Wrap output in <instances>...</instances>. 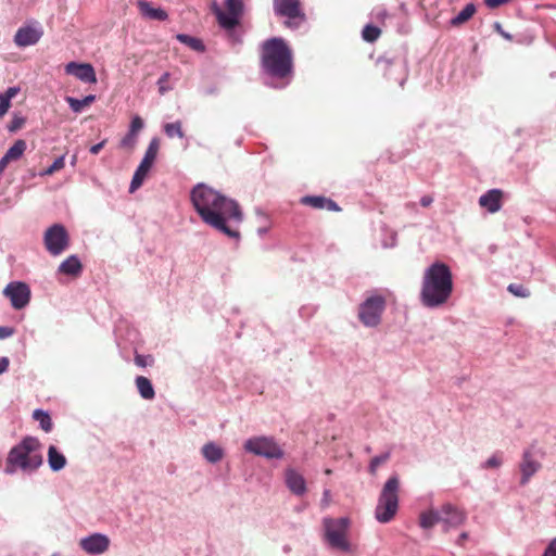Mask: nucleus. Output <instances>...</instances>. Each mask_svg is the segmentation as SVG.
I'll return each mask as SVG.
<instances>
[{
    "label": "nucleus",
    "instance_id": "f257e3e1",
    "mask_svg": "<svg viewBox=\"0 0 556 556\" xmlns=\"http://www.w3.org/2000/svg\"><path fill=\"white\" fill-rule=\"evenodd\" d=\"M261 67L267 86L282 89L291 83L293 56L282 38L273 37L262 43Z\"/></svg>",
    "mask_w": 556,
    "mask_h": 556
},
{
    "label": "nucleus",
    "instance_id": "f03ea898",
    "mask_svg": "<svg viewBox=\"0 0 556 556\" xmlns=\"http://www.w3.org/2000/svg\"><path fill=\"white\" fill-rule=\"evenodd\" d=\"M453 292V275L442 262H434L426 268L421 282L420 301L428 308L439 307L447 302Z\"/></svg>",
    "mask_w": 556,
    "mask_h": 556
},
{
    "label": "nucleus",
    "instance_id": "7ed1b4c3",
    "mask_svg": "<svg viewBox=\"0 0 556 556\" xmlns=\"http://www.w3.org/2000/svg\"><path fill=\"white\" fill-rule=\"evenodd\" d=\"M42 463L43 457L39 440L34 437H26L10 450L3 472L9 476L18 471L31 475Z\"/></svg>",
    "mask_w": 556,
    "mask_h": 556
},
{
    "label": "nucleus",
    "instance_id": "20e7f679",
    "mask_svg": "<svg viewBox=\"0 0 556 556\" xmlns=\"http://www.w3.org/2000/svg\"><path fill=\"white\" fill-rule=\"evenodd\" d=\"M224 195L225 194L202 182L194 186L190 192V200L195 212L203 223L210 227L222 226L217 215L212 214L211 211L216 208V205L223 200Z\"/></svg>",
    "mask_w": 556,
    "mask_h": 556
},
{
    "label": "nucleus",
    "instance_id": "39448f33",
    "mask_svg": "<svg viewBox=\"0 0 556 556\" xmlns=\"http://www.w3.org/2000/svg\"><path fill=\"white\" fill-rule=\"evenodd\" d=\"M211 212L217 215L222 224V226L212 228L232 240L239 241L241 237L239 227L244 218L239 203L235 199L224 195L223 200L216 205V208Z\"/></svg>",
    "mask_w": 556,
    "mask_h": 556
},
{
    "label": "nucleus",
    "instance_id": "423d86ee",
    "mask_svg": "<svg viewBox=\"0 0 556 556\" xmlns=\"http://www.w3.org/2000/svg\"><path fill=\"white\" fill-rule=\"evenodd\" d=\"M400 480L396 475L391 476L382 486L375 509V517L381 523L390 522L399 509Z\"/></svg>",
    "mask_w": 556,
    "mask_h": 556
},
{
    "label": "nucleus",
    "instance_id": "0eeeda50",
    "mask_svg": "<svg viewBox=\"0 0 556 556\" xmlns=\"http://www.w3.org/2000/svg\"><path fill=\"white\" fill-rule=\"evenodd\" d=\"M387 301L381 294L367 296L358 306V319L367 328H375L381 323Z\"/></svg>",
    "mask_w": 556,
    "mask_h": 556
},
{
    "label": "nucleus",
    "instance_id": "6e6552de",
    "mask_svg": "<svg viewBox=\"0 0 556 556\" xmlns=\"http://www.w3.org/2000/svg\"><path fill=\"white\" fill-rule=\"evenodd\" d=\"M225 5L226 11L222 10L219 5L214 2L212 5V11L223 29L229 33H235V29L240 24L241 17L243 15V2L242 0H226Z\"/></svg>",
    "mask_w": 556,
    "mask_h": 556
},
{
    "label": "nucleus",
    "instance_id": "1a4fd4ad",
    "mask_svg": "<svg viewBox=\"0 0 556 556\" xmlns=\"http://www.w3.org/2000/svg\"><path fill=\"white\" fill-rule=\"evenodd\" d=\"M243 448L266 459H281L285 456L283 450L273 437H252L244 442Z\"/></svg>",
    "mask_w": 556,
    "mask_h": 556
},
{
    "label": "nucleus",
    "instance_id": "9d476101",
    "mask_svg": "<svg viewBox=\"0 0 556 556\" xmlns=\"http://www.w3.org/2000/svg\"><path fill=\"white\" fill-rule=\"evenodd\" d=\"M350 526V520L346 517L332 519H324L325 536L331 547L349 551L350 544L346 540V532Z\"/></svg>",
    "mask_w": 556,
    "mask_h": 556
},
{
    "label": "nucleus",
    "instance_id": "9b49d317",
    "mask_svg": "<svg viewBox=\"0 0 556 556\" xmlns=\"http://www.w3.org/2000/svg\"><path fill=\"white\" fill-rule=\"evenodd\" d=\"M160 148V141L157 138H152L149 142V146L144 152L143 159L138 165L137 169L134 173L132 179L129 185V192L132 193L137 189H139L144 179L147 178L149 172L151 170L154 161L156 159L157 152Z\"/></svg>",
    "mask_w": 556,
    "mask_h": 556
},
{
    "label": "nucleus",
    "instance_id": "f8f14e48",
    "mask_svg": "<svg viewBox=\"0 0 556 556\" xmlns=\"http://www.w3.org/2000/svg\"><path fill=\"white\" fill-rule=\"evenodd\" d=\"M43 242L47 251L51 255L58 256L62 254L68 247L70 237L67 230L61 224H53L46 230Z\"/></svg>",
    "mask_w": 556,
    "mask_h": 556
},
{
    "label": "nucleus",
    "instance_id": "ddd939ff",
    "mask_svg": "<svg viewBox=\"0 0 556 556\" xmlns=\"http://www.w3.org/2000/svg\"><path fill=\"white\" fill-rule=\"evenodd\" d=\"M274 11L276 15L287 17L285 24L292 29L298 28L305 20L299 0H274Z\"/></svg>",
    "mask_w": 556,
    "mask_h": 556
},
{
    "label": "nucleus",
    "instance_id": "4468645a",
    "mask_svg": "<svg viewBox=\"0 0 556 556\" xmlns=\"http://www.w3.org/2000/svg\"><path fill=\"white\" fill-rule=\"evenodd\" d=\"M3 294L10 299L11 305L15 309L24 308L30 301V289L27 283L22 281H13L7 285Z\"/></svg>",
    "mask_w": 556,
    "mask_h": 556
},
{
    "label": "nucleus",
    "instance_id": "2eb2a0df",
    "mask_svg": "<svg viewBox=\"0 0 556 556\" xmlns=\"http://www.w3.org/2000/svg\"><path fill=\"white\" fill-rule=\"evenodd\" d=\"M43 36L40 23L34 21L17 29L14 35V43L20 48L36 45Z\"/></svg>",
    "mask_w": 556,
    "mask_h": 556
},
{
    "label": "nucleus",
    "instance_id": "dca6fc26",
    "mask_svg": "<svg viewBox=\"0 0 556 556\" xmlns=\"http://www.w3.org/2000/svg\"><path fill=\"white\" fill-rule=\"evenodd\" d=\"M440 522L443 525V530L448 531L452 528H457L466 520V513L451 503H445L439 508Z\"/></svg>",
    "mask_w": 556,
    "mask_h": 556
},
{
    "label": "nucleus",
    "instance_id": "f3484780",
    "mask_svg": "<svg viewBox=\"0 0 556 556\" xmlns=\"http://www.w3.org/2000/svg\"><path fill=\"white\" fill-rule=\"evenodd\" d=\"M110 539L103 533H92L79 541V547L88 555H101L109 549Z\"/></svg>",
    "mask_w": 556,
    "mask_h": 556
},
{
    "label": "nucleus",
    "instance_id": "a211bd4d",
    "mask_svg": "<svg viewBox=\"0 0 556 556\" xmlns=\"http://www.w3.org/2000/svg\"><path fill=\"white\" fill-rule=\"evenodd\" d=\"M65 72L86 84H94L97 81L94 68L89 63L70 62L65 66Z\"/></svg>",
    "mask_w": 556,
    "mask_h": 556
},
{
    "label": "nucleus",
    "instance_id": "6ab92c4d",
    "mask_svg": "<svg viewBox=\"0 0 556 556\" xmlns=\"http://www.w3.org/2000/svg\"><path fill=\"white\" fill-rule=\"evenodd\" d=\"M285 483L295 496H302L307 491L305 478L294 468L288 467L285 470Z\"/></svg>",
    "mask_w": 556,
    "mask_h": 556
},
{
    "label": "nucleus",
    "instance_id": "aec40b11",
    "mask_svg": "<svg viewBox=\"0 0 556 556\" xmlns=\"http://www.w3.org/2000/svg\"><path fill=\"white\" fill-rule=\"evenodd\" d=\"M386 65H388V68H386V76L390 80L396 81L401 87L404 86L406 78H407V72L406 66L403 60L397 61H383Z\"/></svg>",
    "mask_w": 556,
    "mask_h": 556
},
{
    "label": "nucleus",
    "instance_id": "412c9836",
    "mask_svg": "<svg viewBox=\"0 0 556 556\" xmlns=\"http://www.w3.org/2000/svg\"><path fill=\"white\" fill-rule=\"evenodd\" d=\"M502 191L500 189H491L479 198V204L489 213H496L502 207Z\"/></svg>",
    "mask_w": 556,
    "mask_h": 556
},
{
    "label": "nucleus",
    "instance_id": "4be33fe9",
    "mask_svg": "<svg viewBox=\"0 0 556 556\" xmlns=\"http://www.w3.org/2000/svg\"><path fill=\"white\" fill-rule=\"evenodd\" d=\"M540 463L532 458L531 453L529 451H525L522 462L520 464V483L522 485L527 484L530 478L540 469Z\"/></svg>",
    "mask_w": 556,
    "mask_h": 556
},
{
    "label": "nucleus",
    "instance_id": "5701e85b",
    "mask_svg": "<svg viewBox=\"0 0 556 556\" xmlns=\"http://www.w3.org/2000/svg\"><path fill=\"white\" fill-rule=\"evenodd\" d=\"M137 7L142 16L153 20V21H165L168 17V14L165 10L161 8H153L146 0H138Z\"/></svg>",
    "mask_w": 556,
    "mask_h": 556
},
{
    "label": "nucleus",
    "instance_id": "b1692460",
    "mask_svg": "<svg viewBox=\"0 0 556 556\" xmlns=\"http://www.w3.org/2000/svg\"><path fill=\"white\" fill-rule=\"evenodd\" d=\"M83 270V265L77 255L73 254L65 258L58 268V271L65 275L78 276Z\"/></svg>",
    "mask_w": 556,
    "mask_h": 556
},
{
    "label": "nucleus",
    "instance_id": "393cba45",
    "mask_svg": "<svg viewBox=\"0 0 556 556\" xmlns=\"http://www.w3.org/2000/svg\"><path fill=\"white\" fill-rule=\"evenodd\" d=\"M48 464L52 471H60L66 465V457L54 446L48 448Z\"/></svg>",
    "mask_w": 556,
    "mask_h": 556
},
{
    "label": "nucleus",
    "instance_id": "a878e982",
    "mask_svg": "<svg viewBox=\"0 0 556 556\" xmlns=\"http://www.w3.org/2000/svg\"><path fill=\"white\" fill-rule=\"evenodd\" d=\"M440 522L439 508H429L419 515V526L424 530L432 529L437 523Z\"/></svg>",
    "mask_w": 556,
    "mask_h": 556
},
{
    "label": "nucleus",
    "instance_id": "bb28decb",
    "mask_svg": "<svg viewBox=\"0 0 556 556\" xmlns=\"http://www.w3.org/2000/svg\"><path fill=\"white\" fill-rule=\"evenodd\" d=\"M203 457L211 464H216L224 457V451L214 442H208L202 447Z\"/></svg>",
    "mask_w": 556,
    "mask_h": 556
},
{
    "label": "nucleus",
    "instance_id": "cd10ccee",
    "mask_svg": "<svg viewBox=\"0 0 556 556\" xmlns=\"http://www.w3.org/2000/svg\"><path fill=\"white\" fill-rule=\"evenodd\" d=\"M137 390L143 400H153L155 391L150 379L143 376H138L135 380Z\"/></svg>",
    "mask_w": 556,
    "mask_h": 556
},
{
    "label": "nucleus",
    "instance_id": "c85d7f7f",
    "mask_svg": "<svg viewBox=\"0 0 556 556\" xmlns=\"http://www.w3.org/2000/svg\"><path fill=\"white\" fill-rule=\"evenodd\" d=\"M476 13V5L473 3H468L465 8L451 21L450 24L453 27H457L469 21L473 14Z\"/></svg>",
    "mask_w": 556,
    "mask_h": 556
},
{
    "label": "nucleus",
    "instance_id": "c756f323",
    "mask_svg": "<svg viewBox=\"0 0 556 556\" xmlns=\"http://www.w3.org/2000/svg\"><path fill=\"white\" fill-rule=\"evenodd\" d=\"M96 96L94 94H88L83 99H76L74 97H66L65 101L70 105L71 110L74 113H80L83 112L84 108L94 102Z\"/></svg>",
    "mask_w": 556,
    "mask_h": 556
},
{
    "label": "nucleus",
    "instance_id": "7c9ffc66",
    "mask_svg": "<svg viewBox=\"0 0 556 556\" xmlns=\"http://www.w3.org/2000/svg\"><path fill=\"white\" fill-rule=\"evenodd\" d=\"M27 143L23 139L16 140L12 147L4 153V156L9 160V162L17 161L22 157L24 152L26 151Z\"/></svg>",
    "mask_w": 556,
    "mask_h": 556
},
{
    "label": "nucleus",
    "instance_id": "2f4dec72",
    "mask_svg": "<svg viewBox=\"0 0 556 556\" xmlns=\"http://www.w3.org/2000/svg\"><path fill=\"white\" fill-rule=\"evenodd\" d=\"M176 39L188 46L189 48H191L192 50L194 51H198V52H203L205 47H204V43L202 42L201 39L199 38H195V37H192L190 35H187V34H177L176 35Z\"/></svg>",
    "mask_w": 556,
    "mask_h": 556
},
{
    "label": "nucleus",
    "instance_id": "473e14b6",
    "mask_svg": "<svg viewBox=\"0 0 556 556\" xmlns=\"http://www.w3.org/2000/svg\"><path fill=\"white\" fill-rule=\"evenodd\" d=\"M33 418L39 422L40 428L45 432H50L52 430V420L48 412L42 409H35L33 413Z\"/></svg>",
    "mask_w": 556,
    "mask_h": 556
},
{
    "label": "nucleus",
    "instance_id": "72a5a7b5",
    "mask_svg": "<svg viewBox=\"0 0 556 556\" xmlns=\"http://www.w3.org/2000/svg\"><path fill=\"white\" fill-rule=\"evenodd\" d=\"M163 130L165 132V135L168 137V138H184L185 137V132L182 130V124L180 121H176L174 123H166L164 126H163Z\"/></svg>",
    "mask_w": 556,
    "mask_h": 556
},
{
    "label": "nucleus",
    "instance_id": "f704fd0d",
    "mask_svg": "<svg viewBox=\"0 0 556 556\" xmlns=\"http://www.w3.org/2000/svg\"><path fill=\"white\" fill-rule=\"evenodd\" d=\"M326 197L324 195H305L301 199V203L312 206L314 208L324 210L325 208Z\"/></svg>",
    "mask_w": 556,
    "mask_h": 556
},
{
    "label": "nucleus",
    "instance_id": "c9c22d12",
    "mask_svg": "<svg viewBox=\"0 0 556 556\" xmlns=\"http://www.w3.org/2000/svg\"><path fill=\"white\" fill-rule=\"evenodd\" d=\"M390 457H391L390 451H387L380 455L372 457L369 463V466H368L369 472L371 475H375L377 472V469L379 468V466L387 463L390 459Z\"/></svg>",
    "mask_w": 556,
    "mask_h": 556
},
{
    "label": "nucleus",
    "instance_id": "e433bc0d",
    "mask_svg": "<svg viewBox=\"0 0 556 556\" xmlns=\"http://www.w3.org/2000/svg\"><path fill=\"white\" fill-rule=\"evenodd\" d=\"M380 35V29L377 26H374L371 24H367L363 31L362 37L367 42H374L378 39Z\"/></svg>",
    "mask_w": 556,
    "mask_h": 556
},
{
    "label": "nucleus",
    "instance_id": "4c0bfd02",
    "mask_svg": "<svg viewBox=\"0 0 556 556\" xmlns=\"http://www.w3.org/2000/svg\"><path fill=\"white\" fill-rule=\"evenodd\" d=\"M503 464V453L496 452L491 457H489L483 464H481V468L491 469L498 468Z\"/></svg>",
    "mask_w": 556,
    "mask_h": 556
},
{
    "label": "nucleus",
    "instance_id": "58836bf2",
    "mask_svg": "<svg viewBox=\"0 0 556 556\" xmlns=\"http://www.w3.org/2000/svg\"><path fill=\"white\" fill-rule=\"evenodd\" d=\"M65 166V155H61L54 160V162L45 170H42L39 175L40 176H49L53 173L62 169Z\"/></svg>",
    "mask_w": 556,
    "mask_h": 556
},
{
    "label": "nucleus",
    "instance_id": "ea45409f",
    "mask_svg": "<svg viewBox=\"0 0 556 556\" xmlns=\"http://www.w3.org/2000/svg\"><path fill=\"white\" fill-rule=\"evenodd\" d=\"M507 290L518 298H528L530 295V291L520 283H510Z\"/></svg>",
    "mask_w": 556,
    "mask_h": 556
},
{
    "label": "nucleus",
    "instance_id": "a19ab883",
    "mask_svg": "<svg viewBox=\"0 0 556 556\" xmlns=\"http://www.w3.org/2000/svg\"><path fill=\"white\" fill-rule=\"evenodd\" d=\"M138 135L128 129L127 134L121 140L122 148H134L137 143Z\"/></svg>",
    "mask_w": 556,
    "mask_h": 556
},
{
    "label": "nucleus",
    "instance_id": "79ce46f5",
    "mask_svg": "<svg viewBox=\"0 0 556 556\" xmlns=\"http://www.w3.org/2000/svg\"><path fill=\"white\" fill-rule=\"evenodd\" d=\"M168 79H169L168 72L162 74V76L159 78L157 87H159V92L161 94H165L167 91L173 89L172 86L167 85Z\"/></svg>",
    "mask_w": 556,
    "mask_h": 556
},
{
    "label": "nucleus",
    "instance_id": "37998d69",
    "mask_svg": "<svg viewBox=\"0 0 556 556\" xmlns=\"http://www.w3.org/2000/svg\"><path fill=\"white\" fill-rule=\"evenodd\" d=\"M25 124V118L20 115H14L11 122L8 124V130L10 132H16Z\"/></svg>",
    "mask_w": 556,
    "mask_h": 556
},
{
    "label": "nucleus",
    "instance_id": "c03bdc74",
    "mask_svg": "<svg viewBox=\"0 0 556 556\" xmlns=\"http://www.w3.org/2000/svg\"><path fill=\"white\" fill-rule=\"evenodd\" d=\"M144 127L143 119L139 115H135L129 125V130L138 135Z\"/></svg>",
    "mask_w": 556,
    "mask_h": 556
},
{
    "label": "nucleus",
    "instance_id": "a18cd8bd",
    "mask_svg": "<svg viewBox=\"0 0 556 556\" xmlns=\"http://www.w3.org/2000/svg\"><path fill=\"white\" fill-rule=\"evenodd\" d=\"M134 361L138 367H142V368L147 367L153 363V358L151 357V355H142V354H138V353H136Z\"/></svg>",
    "mask_w": 556,
    "mask_h": 556
},
{
    "label": "nucleus",
    "instance_id": "49530a36",
    "mask_svg": "<svg viewBox=\"0 0 556 556\" xmlns=\"http://www.w3.org/2000/svg\"><path fill=\"white\" fill-rule=\"evenodd\" d=\"M11 101L0 93V117H2L10 109Z\"/></svg>",
    "mask_w": 556,
    "mask_h": 556
},
{
    "label": "nucleus",
    "instance_id": "de8ad7c7",
    "mask_svg": "<svg viewBox=\"0 0 556 556\" xmlns=\"http://www.w3.org/2000/svg\"><path fill=\"white\" fill-rule=\"evenodd\" d=\"M14 334V328L9 326H0V340L8 339Z\"/></svg>",
    "mask_w": 556,
    "mask_h": 556
},
{
    "label": "nucleus",
    "instance_id": "09e8293b",
    "mask_svg": "<svg viewBox=\"0 0 556 556\" xmlns=\"http://www.w3.org/2000/svg\"><path fill=\"white\" fill-rule=\"evenodd\" d=\"M493 27H494L495 31L497 34H500L504 39H506V40H511L513 39V36L509 33H507V31H505L503 29V27H502L500 22H495L493 24Z\"/></svg>",
    "mask_w": 556,
    "mask_h": 556
},
{
    "label": "nucleus",
    "instance_id": "8fccbe9b",
    "mask_svg": "<svg viewBox=\"0 0 556 556\" xmlns=\"http://www.w3.org/2000/svg\"><path fill=\"white\" fill-rule=\"evenodd\" d=\"M324 210H327L330 212H339V211H341V207L333 200L326 198Z\"/></svg>",
    "mask_w": 556,
    "mask_h": 556
},
{
    "label": "nucleus",
    "instance_id": "3c124183",
    "mask_svg": "<svg viewBox=\"0 0 556 556\" xmlns=\"http://www.w3.org/2000/svg\"><path fill=\"white\" fill-rule=\"evenodd\" d=\"M542 556H556V538L549 542Z\"/></svg>",
    "mask_w": 556,
    "mask_h": 556
},
{
    "label": "nucleus",
    "instance_id": "603ef678",
    "mask_svg": "<svg viewBox=\"0 0 556 556\" xmlns=\"http://www.w3.org/2000/svg\"><path fill=\"white\" fill-rule=\"evenodd\" d=\"M509 1L510 0H484V3L488 8L495 9V8H498Z\"/></svg>",
    "mask_w": 556,
    "mask_h": 556
},
{
    "label": "nucleus",
    "instance_id": "864d4df0",
    "mask_svg": "<svg viewBox=\"0 0 556 556\" xmlns=\"http://www.w3.org/2000/svg\"><path fill=\"white\" fill-rule=\"evenodd\" d=\"M18 87H9L4 92H1L10 101L18 93Z\"/></svg>",
    "mask_w": 556,
    "mask_h": 556
},
{
    "label": "nucleus",
    "instance_id": "5fc2aeb1",
    "mask_svg": "<svg viewBox=\"0 0 556 556\" xmlns=\"http://www.w3.org/2000/svg\"><path fill=\"white\" fill-rule=\"evenodd\" d=\"M10 365V361L8 357L2 356L0 357V375L8 371Z\"/></svg>",
    "mask_w": 556,
    "mask_h": 556
},
{
    "label": "nucleus",
    "instance_id": "6e6d98bb",
    "mask_svg": "<svg viewBox=\"0 0 556 556\" xmlns=\"http://www.w3.org/2000/svg\"><path fill=\"white\" fill-rule=\"evenodd\" d=\"M105 143H106V140H103V141H101V142H99V143H97V144H93V146L90 148V150H89V151H90V153H91V154H98V153L101 151V149L105 146Z\"/></svg>",
    "mask_w": 556,
    "mask_h": 556
},
{
    "label": "nucleus",
    "instance_id": "4d7b16f0",
    "mask_svg": "<svg viewBox=\"0 0 556 556\" xmlns=\"http://www.w3.org/2000/svg\"><path fill=\"white\" fill-rule=\"evenodd\" d=\"M433 202V198L431 195H424L421 197L420 199V204L424 206V207H428L432 204Z\"/></svg>",
    "mask_w": 556,
    "mask_h": 556
},
{
    "label": "nucleus",
    "instance_id": "13d9d810",
    "mask_svg": "<svg viewBox=\"0 0 556 556\" xmlns=\"http://www.w3.org/2000/svg\"><path fill=\"white\" fill-rule=\"evenodd\" d=\"M218 93V89L216 87H208L203 90V94L205 96H215Z\"/></svg>",
    "mask_w": 556,
    "mask_h": 556
},
{
    "label": "nucleus",
    "instance_id": "bf43d9fd",
    "mask_svg": "<svg viewBox=\"0 0 556 556\" xmlns=\"http://www.w3.org/2000/svg\"><path fill=\"white\" fill-rule=\"evenodd\" d=\"M9 163V160L4 155L0 159V175L4 172Z\"/></svg>",
    "mask_w": 556,
    "mask_h": 556
},
{
    "label": "nucleus",
    "instance_id": "052dcab7",
    "mask_svg": "<svg viewBox=\"0 0 556 556\" xmlns=\"http://www.w3.org/2000/svg\"><path fill=\"white\" fill-rule=\"evenodd\" d=\"M467 539H468V533H467V532H463V533H460V534H459V536H458V539H457L456 543H457L458 545H463V543H464Z\"/></svg>",
    "mask_w": 556,
    "mask_h": 556
},
{
    "label": "nucleus",
    "instance_id": "680f3d73",
    "mask_svg": "<svg viewBox=\"0 0 556 556\" xmlns=\"http://www.w3.org/2000/svg\"><path fill=\"white\" fill-rule=\"evenodd\" d=\"M268 230H269V227H267V226L260 227V228L257 229V235H258L260 237H264V236L268 232Z\"/></svg>",
    "mask_w": 556,
    "mask_h": 556
},
{
    "label": "nucleus",
    "instance_id": "e2e57ef3",
    "mask_svg": "<svg viewBox=\"0 0 556 556\" xmlns=\"http://www.w3.org/2000/svg\"><path fill=\"white\" fill-rule=\"evenodd\" d=\"M394 244H395V233H393V236H392V242H391L390 244L383 243V245H384L386 248H388V247H391V248H392V247H394Z\"/></svg>",
    "mask_w": 556,
    "mask_h": 556
},
{
    "label": "nucleus",
    "instance_id": "0e129e2a",
    "mask_svg": "<svg viewBox=\"0 0 556 556\" xmlns=\"http://www.w3.org/2000/svg\"><path fill=\"white\" fill-rule=\"evenodd\" d=\"M330 494V491L329 490H325L324 491V500H327V497L329 496Z\"/></svg>",
    "mask_w": 556,
    "mask_h": 556
},
{
    "label": "nucleus",
    "instance_id": "69168bd1",
    "mask_svg": "<svg viewBox=\"0 0 556 556\" xmlns=\"http://www.w3.org/2000/svg\"><path fill=\"white\" fill-rule=\"evenodd\" d=\"M76 161H77V156L76 155H73L72 160H71V164L72 165H75L76 164Z\"/></svg>",
    "mask_w": 556,
    "mask_h": 556
}]
</instances>
